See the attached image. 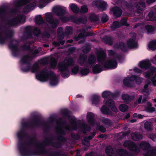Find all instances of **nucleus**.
Here are the masks:
<instances>
[{"label": "nucleus", "instance_id": "nucleus-1", "mask_svg": "<svg viewBox=\"0 0 156 156\" xmlns=\"http://www.w3.org/2000/svg\"><path fill=\"white\" fill-rule=\"evenodd\" d=\"M22 127V129L17 133V137L18 139V147L19 152L22 156H30L41 154L39 149L35 151H32L28 147L34 145L39 148L37 144L39 143L34 144V140L36 138L34 136H29L25 129L28 128H24Z\"/></svg>", "mask_w": 156, "mask_h": 156}, {"label": "nucleus", "instance_id": "nucleus-2", "mask_svg": "<svg viewBox=\"0 0 156 156\" xmlns=\"http://www.w3.org/2000/svg\"><path fill=\"white\" fill-rule=\"evenodd\" d=\"M57 139L59 142H53L50 137H46L42 142L39 143L37 144L39 147V152L41 154H48V151L45 149L46 146L51 145L56 148H61L62 145V143L66 141V138L62 136H57Z\"/></svg>", "mask_w": 156, "mask_h": 156}, {"label": "nucleus", "instance_id": "nucleus-3", "mask_svg": "<svg viewBox=\"0 0 156 156\" xmlns=\"http://www.w3.org/2000/svg\"><path fill=\"white\" fill-rule=\"evenodd\" d=\"M33 59L32 56L28 55H26L23 56L21 58L20 62L24 64L27 65L26 67H21V70L23 72H27L30 69L32 73H37L39 70V67L38 63L36 62L34 63L33 66L31 67L30 61Z\"/></svg>", "mask_w": 156, "mask_h": 156}, {"label": "nucleus", "instance_id": "nucleus-4", "mask_svg": "<svg viewBox=\"0 0 156 156\" xmlns=\"http://www.w3.org/2000/svg\"><path fill=\"white\" fill-rule=\"evenodd\" d=\"M13 35V32L11 31H9L4 37H2L0 34V44H5L8 39H10L11 41L9 45V48L12 50V54L13 56L16 57L19 55L20 50L18 48V44H13L14 41L17 42V41L12 39Z\"/></svg>", "mask_w": 156, "mask_h": 156}, {"label": "nucleus", "instance_id": "nucleus-5", "mask_svg": "<svg viewBox=\"0 0 156 156\" xmlns=\"http://www.w3.org/2000/svg\"><path fill=\"white\" fill-rule=\"evenodd\" d=\"M41 125H42L44 126V132L46 133H48L50 131V126L47 122H44L41 121L37 115H34L33 117V120L31 123L28 122H24L22 123L21 126L24 128H33L35 127Z\"/></svg>", "mask_w": 156, "mask_h": 156}, {"label": "nucleus", "instance_id": "nucleus-6", "mask_svg": "<svg viewBox=\"0 0 156 156\" xmlns=\"http://www.w3.org/2000/svg\"><path fill=\"white\" fill-rule=\"evenodd\" d=\"M36 78L40 80L48 79L50 78L51 79L50 84L53 86L56 85L58 82V79L54 72L53 71L49 72L46 68L42 70L39 74H36Z\"/></svg>", "mask_w": 156, "mask_h": 156}, {"label": "nucleus", "instance_id": "nucleus-7", "mask_svg": "<svg viewBox=\"0 0 156 156\" xmlns=\"http://www.w3.org/2000/svg\"><path fill=\"white\" fill-rule=\"evenodd\" d=\"M106 57V52L103 50L100 51L97 54V61L100 62L95 65L92 68V71L94 73H98L103 71L104 67V61Z\"/></svg>", "mask_w": 156, "mask_h": 156}, {"label": "nucleus", "instance_id": "nucleus-8", "mask_svg": "<svg viewBox=\"0 0 156 156\" xmlns=\"http://www.w3.org/2000/svg\"><path fill=\"white\" fill-rule=\"evenodd\" d=\"M140 148L146 152L144 154V156H156V149H151V147L147 142H142L139 145Z\"/></svg>", "mask_w": 156, "mask_h": 156}, {"label": "nucleus", "instance_id": "nucleus-9", "mask_svg": "<svg viewBox=\"0 0 156 156\" xmlns=\"http://www.w3.org/2000/svg\"><path fill=\"white\" fill-rule=\"evenodd\" d=\"M79 121L80 122L77 124V122L75 119H73L70 120L71 124L72 129L74 130H76L77 129L78 125L79 128L82 130L84 134L86 133L85 131L88 132L90 131L91 129L89 126L84 123H82L80 122V120H79Z\"/></svg>", "mask_w": 156, "mask_h": 156}, {"label": "nucleus", "instance_id": "nucleus-10", "mask_svg": "<svg viewBox=\"0 0 156 156\" xmlns=\"http://www.w3.org/2000/svg\"><path fill=\"white\" fill-rule=\"evenodd\" d=\"M26 16L24 15H18L16 17L7 21V24L9 27H11L17 26L20 23H24L25 22Z\"/></svg>", "mask_w": 156, "mask_h": 156}, {"label": "nucleus", "instance_id": "nucleus-11", "mask_svg": "<svg viewBox=\"0 0 156 156\" xmlns=\"http://www.w3.org/2000/svg\"><path fill=\"white\" fill-rule=\"evenodd\" d=\"M46 21L50 25L52 29H55L59 23V21L57 18H54L50 12H47L45 14Z\"/></svg>", "mask_w": 156, "mask_h": 156}, {"label": "nucleus", "instance_id": "nucleus-12", "mask_svg": "<svg viewBox=\"0 0 156 156\" xmlns=\"http://www.w3.org/2000/svg\"><path fill=\"white\" fill-rule=\"evenodd\" d=\"M123 145L125 147H128L129 150L135 153H138L140 150L136 144L133 142L126 140L125 141Z\"/></svg>", "mask_w": 156, "mask_h": 156}, {"label": "nucleus", "instance_id": "nucleus-13", "mask_svg": "<svg viewBox=\"0 0 156 156\" xmlns=\"http://www.w3.org/2000/svg\"><path fill=\"white\" fill-rule=\"evenodd\" d=\"M104 67L108 69H114L117 66V62L116 61L113 59L108 60L104 62Z\"/></svg>", "mask_w": 156, "mask_h": 156}, {"label": "nucleus", "instance_id": "nucleus-14", "mask_svg": "<svg viewBox=\"0 0 156 156\" xmlns=\"http://www.w3.org/2000/svg\"><path fill=\"white\" fill-rule=\"evenodd\" d=\"M136 37L129 38L127 41V45L128 48L133 49L137 48L138 46L137 43L136 41Z\"/></svg>", "mask_w": 156, "mask_h": 156}, {"label": "nucleus", "instance_id": "nucleus-15", "mask_svg": "<svg viewBox=\"0 0 156 156\" xmlns=\"http://www.w3.org/2000/svg\"><path fill=\"white\" fill-rule=\"evenodd\" d=\"M134 5L136 8V12L138 14L141 13L144 10L143 8L145 7V3L142 1L136 2L134 3Z\"/></svg>", "mask_w": 156, "mask_h": 156}, {"label": "nucleus", "instance_id": "nucleus-16", "mask_svg": "<svg viewBox=\"0 0 156 156\" xmlns=\"http://www.w3.org/2000/svg\"><path fill=\"white\" fill-rule=\"evenodd\" d=\"M95 5L99 9L102 11L106 9L107 3L103 1L96 0L95 1Z\"/></svg>", "mask_w": 156, "mask_h": 156}, {"label": "nucleus", "instance_id": "nucleus-17", "mask_svg": "<svg viewBox=\"0 0 156 156\" xmlns=\"http://www.w3.org/2000/svg\"><path fill=\"white\" fill-rule=\"evenodd\" d=\"M151 64L148 60H145L140 62L139 67L143 69L147 70L150 68Z\"/></svg>", "mask_w": 156, "mask_h": 156}, {"label": "nucleus", "instance_id": "nucleus-18", "mask_svg": "<svg viewBox=\"0 0 156 156\" xmlns=\"http://www.w3.org/2000/svg\"><path fill=\"white\" fill-rule=\"evenodd\" d=\"M52 11L57 16H62L65 13V10L61 6L55 7L53 8Z\"/></svg>", "mask_w": 156, "mask_h": 156}, {"label": "nucleus", "instance_id": "nucleus-19", "mask_svg": "<svg viewBox=\"0 0 156 156\" xmlns=\"http://www.w3.org/2000/svg\"><path fill=\"white\" fill-rule=\"evenodd\" d=\"M114 47L115 48L120 49L123 52H126L127 51V46L122 41H120L119 43L115 44Z\"/></svg>", "mask_w": 156, "mask_h": 156}, {"label": "nucleus", "instance_id": "nucleus-20", "mask_svg": "<svg viewBox=\"0 0 156 156\" xmlns=\"http://www.w3.org/2000/svg\"><path fill=\"white\" fill-rule=\"evenodd\" d=\"M110 11L112 12L113 16L117 17H119L121 15L122 11L121 9L119 7L115 6L113 7Z\"/></svg>", "mask_w": 156, "mask_h": 156}, {"label": "nucleus", "instance_id": "nucleus-21", "mask_svg": "<svg viewBox=\"0 0 156 156\" xmlns=\"http://www.w3.org/2000/svg\"><path fill=\"white\" fill-rule=\"evenodd\" d=\"M87 121L89 123L93 125L95 123V120L94 118V114L91 112H88L87 116Z\"/></svg>", "mask_w": 156, "mask_h": 156}, {"label": "nucleus", "instance_id": "nucleus-22", "mask_svg": "<svg viewBox=\"0 0 156 156\" xmlns=\"http://www.w3.org/2000/svg\"><path fill=\"white\" fill-rule=\"evenodd\" d=\"M72 19L73 21V22L76 24L79 23L85 24L87 22L86 19L83 17L77 18L74 16V17H72Z\"/></svg>", "mask_w": 156, "mask_h": 156}, {"label": "nucleus", "instance_id": "nucleus-23", "mask_svg": "<svg viewBox=\"0 0 156 156\" xmlns=\"http://www.w3.org/2000/svg\"><path fill=\"white\" fill-rule=\"evenodd\" d=\"M25 32L23 34L24 37H25L27 39L32 38L31 29L30 26H27L25 28Z\"/></svg>", "mask_w": 156, "mask_h": 156}, {"label": "nucleus", "instance_id": "nucleus-24", "mask_svg": "<svg viewBox=\"0 0 156 156\" xmlns=\"http://www.w3.org/2000/svg\"><path fill=\"white\" fill-rule=\"evenodd\" d=\"M103 114L112 116L114 113L105 105H103L101 109Z\"/></svg>", "mask_w": 156, "mask_h": 156}, {"label": "nucleus", "instance_id": "nucleus-25", "mask_svg": "<svg viewBox=\"0 0 156 156\" xmlns=\"http://www.w3.org/2000/svg\"><path fill=\"white\" fill-rule=\"evenodd\" d=\"M35 4L31 3L25 6L23 8L24 13H27L30 10L33 9L35 8Z\"/></svg>", "mask_w": 156, "mask_h": 156}, {"label": "nucleus", "instance_id": "nucleus-26", "mask_svg": "<svg viewBox=\"0 0 156 156\" xmlns=\"http://www.w3.org/2000/svg\"><path fill=\"white\" fill-rule=\"evenodd\" d=\"M31 0H16L15 3L16 6L18 7H20L29 3Z\"/></svg>", "mask_w": 156, "mask_h": 156}, {"label": "nucleus", "instance_id": "nucleus-27", "mask_svg": "<svg viewBox=\"0 0 156 156\" xmlns=\"http://www.w3.org/2000/svg\"><path fill=\"white\" fill-rule=\"evenodd\" d=\"M91 102L93 105L97 106L98 105L100 102V97L99 96L94 95L92 97Z\"/></svg>", "mask_w": 156, "mask_h": 156}, {"label": "nucleus", "instance_id": "nucleus-28", "mask_svg": "<svg viewBox=\"0 0 156 156\" xmlns=\"http://www.w3.org/2000/svg\"><path fill=\"white\" fill-rule=\"evenodd\" d=\"M132 139L135 141H138L143 138V136L139 133H133L131 134Z\"/></svg>", "mask_w": 156, "mask_h": 156}, {"label": "nucleus", "instance_id": "nucleus-29", "mask_svg": "<svg viewBox=\"0 0 156 156\" xmlns=\"http://www.w3.org/2000/svg\"><path fill=\"white\" fill-rule=\"evenodd\" d=\"M130 80L131 82H135L137 84H140L142 81V80L140 77L134 75H133L130 76Z\"/></svg>", "mask_w": 156, "mask_h": 156}, {"label": "nucleus", "instance_id": "nucleus-30", "mask_svg": "<svg viewBox=\"0 0 156 156\" xmlns=\"http://www.w3.org/2000/svg\"><path fill=\"white\" fill-rule=\"evenodd\" d=\"M68 66H67L65 62H62L59 64L58 65V69L61 72H65L68 70Z\"/></svg>", "mask_w": 156, "mask_h": 156}, {"label": "nucleus", "instance_id": "nucleus-31", "mask_svg": "<svg viewBox=\"0 0 156 156\" xmlns=\"http://www.w3.org/2000/svg\"><path fill=\"white\" fill-rule=\"evenodd\" d=\"M102 40L105 43L108 44L109 45H112L113 44L112 38L109 36H106L104 37Z\"/></svg>", "mask_w": 156, "mask_h": 156}, {"label": "nucleus", "instance_id": "nucleus-32", "mask_svg": "<svg viewBox=\"0 0 156 156\" xmlns=\"http://www.w3.org/2000/svg\"><path fill=\"white\" fill-rule=\"evenodd\" d=\"M47 156H66V155L61 151H52Z\"/></svg>", "mask_w": 156, "mask_h": 156}, {"label": "nucleus", "instance_id": "nucleus-33", "mask_svg": "<svg viewBox=\"0 0 156 156\" xmlns=\"http://www.w3.org/2000/svg\"><path fill=\"white\" fill-rule=\"evenodd\" d=\"M154 13L153 11H151L148 14L147 18V20L150 21H156V16L154 15Z\"/></svg>", "mask_w": 156, "mask_h": 156}, {"label": "nucleus", "instance_id": "nucleus-34", "mask_svg": "<svg viewBox=\"0 0 156 156\" xmlns=\"http://www.w3.org/2000/svg\"><path fill=\"white\" fill-rule=\"evenodd\" d=\"M87 56L85 55H80L79 57V64L82 66L85 63L87 60Z\"/></svg>", "mask_w": 156, "mask_h": 156}, {"label": "nucleus", "instance_id": "nucleus-35", "mask_svg": "<svg viewBox=\"0 0 156 156\" xmlns=\"http://www.w3.org/2000/svg\"><path fill=\"white\" fill-rule=\"evenodd\" d=\"M105 152L107 155V156H113V154H114L113 149L110 146H108L106 147Z\"/></svg>", "mask_w": 156, "mask_h": 156}, {"label": "nucleus", "instance_id": "nucleus-36", "mask_svg": "<svg viewBox=\"0 0 156 156\" xmlns=\"http://www.w3.org/2000/svg\"><path fill=\"white\" fill-rule=\"evenodd\" d=\"M35 22L36 24L39 25L44 23V20L41 15H38L35 16Z\"/></svg>", "mask_w": 156, "mask_h": 156}, {"label": "nucleus", "instance_id": "nucleus-37", "mask_svg": "<svg viewBox=\"0 0 156 156\" xmlns=\"http://www.w3.org/2000/svg\"><path fill=\"white\" fill-rule=\"evenodd\" d=\"M148 47L150 50L152 51L156 50V40L150 41L148 44Z\"/></svg>", "mask_w": 156, "mask_h": 156}, {"label": "nucleus", "instance_id": "nucleus-38", "mask_svg": "<svg viewBox=\"0 0 156 156\" xmlns=\"http://www.w3.org/2000/svg\"><path fill=\"white\" fill-rule=\"evenodd\" d=\"M121 25L119 22L118 21H115L113 22L111 26V29L114 30L116 29L121 27Z\"/></svg>", "mask_w": 156, "mask_h": 156}, {"label": "nucleus", "instance_id": "nucleus-39", "mask_svg": "<svg viewBox=\"0 0 156 156\" xmlns=\"http://www.w3.org/2000/svg\"><path fill=\"white\" fill-rule=\"evenodd\" d=\"M152 123L147 121L144 124V127L146 130L148 131H151L152 130Z\"/></svg>", "mask_w": 156, "mask_h": 156}, {"label": "nucleus", "instance_id": "nucleus-40", "mask_svg": "<svg viewBox=\"0 0 156 156\" xmlns=\"http://www.w3.org/2000/svg\"><path fill=\"white\" fill-rule=\"evenodd\" d=\"M82 32V33H80L79 34L78 36L79 37H80V36L82 35L85 36L86 37V36H92L94 35V33L92 31L88 33L86 32L85 29L83 30Z\"/></svg>", "mask_w": 156, "mask_h": 156}, {"label": "nucleus", "instance_id": "nucleus-41", "mask_svg": "<svg viewBox=\"0 0 156 156\" xmlns=\"http://www.w3.org/2000/svg\"><path fill=\"white\" fill-rule=\"evenodd\" d=\"M72 27L71 26H67L65 29L64 34L66 35H69L72 34L73 32Z\"/></svg>", "mask_w": 156, "mask_h": 156}, {"label": "nucleus", "instance_id": "nucleus-42", "mask_svg": "<svg viewBox=\"0 0 156 156\" xmlns=\"http://www.w3.org/2000/svg\"><path fill=\"white\" fill-rule=\"evenodd\" d=\"M96 61V58L94 55H90L88 59L87 62L89 65H93L95 63Z\"/></svg>", "mask_w": 156, "mask_h": 156}, {"label": "nucleus", "instance_id": "nucleus-43", "mask_svg": "<svg viewBox=\"0 0 156 156\" xmlns=\"http://www.w3.org/2000/svg\"><path fill=\"white\" fill-rule=\"evenodd\" d=\"M74 17V16H62L60 19L64 23H66L69 21L73 22V21L72 19V17Z\"/></svg>", "mask_w": 156, "mask_h": 156}, {"label": "nucleus", "instance_id": "nucleus-44", "mask_svg": "<svg viewBox=\"0 0 156 156\" xmlns=\"http://www.w3.org/2000/svg\"><path fill=\"white\" fill-rule=\"evenodd\" d=\"M130 81H131L130 80V77L129 78H126L123 80V84L127 87H132V84Z\"/></svg>", "mask_w": 156, "mask_h": 156}, {"label": "nucleus", "instance_id": "nucleus-45", "mask_svg": "<svg viewBox=\"0 0 156 156\" xmlns=\"http://www.w3.org/2000/svg\"><path fill=\"white\" fill-rule=\"evenodd\" d=\"M102 122L108 127L111 126L113 124V123L111 120L106 118H105L103 120Z\"/></svg>", "mask_w": 156, "mask_h": 156}, {"label": "nucleus", "instance_id": "nucleus-46", "mask_svg": "<svg viewBox=\"0 0 156 156\" xmlns=\"http://www.w3.org/2000/svg\"><path fill=\"white\" fill-rule=\"evenodd\" d=\"M70 7L71 10L74 13H78L79 11V9L77 6L75 4H72L70 5Z\"/></svg>", "mask_w": 156, "mask_h": 156}, {"label": "nucleus", "instance_id": "nucleus-47", "mask_svg": "<svg viewBox=\"0 0 156 156\" xmlns=\"http://www.w3.org/2000/svg\"><path fill=\"white\" fill-rule=\"evenodd\" d=\"M66 61V62L65 63L66 64V65L68 67L72 66L74 65V61L72 58L69 57L68 58Z\"/></svg>", "mask_w": 156, "mask_h": 156}, {"label": "nucleus", "instance_id": "nucleus-48", "mask_svg": "<svg viewBox=\"0 0 156 156\" xmlns=\"http://www.w3.org/2000/svg\"><path fill=\"white\" fill-rule=\"evenodd\" d=\"M145 28L147 32L149 33L153 32L155 30V28L154 26L149 25H147L145 26Z\"/></svg>", "mask_w": 156, "mask_h": 156}, {"label": "nucleus", "instance_id": "nucleus-49", "mask_svg": "<svg viewBox=\"0 0 156 156\" xmlns=\"http://www.w3.org/2000/svg\"><path fill=\"white\" fill-rule=\"evenodd\" d=\"M122 99L126 103L128 102L130 100L129 96L127 94H123L122 96Z\"/></svg>", "mask_w": 156, "mask_h": 156}, {"label": "nucleus", "instance_id": "nucleus-50", "mask_svg": "<svg viewBox=\"0 0 156 156\" xmlns=\"http://www.w3.org/2000/svg\"><path fill=\"white\" fill-rule=\"evenodd\" d=\"M128 108V107L127 105L125 104H121L119 105V108L120 110L122 112H126Z\"/></svg>", "mask_w": 156, "mask_h": 156}, {"label": "nucleus", "instance_id": "nucleus-51", "mask_svg": "<svg viewBox=\"0 0 156 156\" xmlns=\"http://www.w3.org/2000/svg\"><path fill=\"white\" fill-rule=\"evenodd\" d=\"M90 19L93 22H96L98 21L99 20L98 16L94 13L91 15L90 17Z\"/></svg>", "mask_w": 156, "mask_h": 156}, {"label": "nucleus", "instance_id": "nucleus-52", "mask_svg": "<svg viewBox=\"0 0 156 156\" xmlns=\"http://www.w3.org/2000/svg\"><path fill=\"white\" fill-rule=\"evenodd\" d=\"M90 72L89 69L88 68H82L80 71V73L82 76L87 75Z\"/></svg>", "mask_w": 156, "mask_h": 156}, {"label": "nucleus", "instance_id": "nucleus-53", "mask_svg": "<svg viewBox=\"0 0 156 156\" xmlns=\"http://www.w3.org/2000/svg\"><path fill=\"white\" fill-rule=\"evenodd\" d=\"M119 23L121 25V27L123 26L128 27L129 26V24L127 23L126 20L125 18H123L122 19Z\"/></svg>", "mask_w": 156, "mask_h": 156}, {"label": "nucleus", "instance_id": "nucleus-54", "mask_svg": "<svg viewBox=\"0 0 156 156\" xmlns=\"http://www.w3.org/2000/svg\"><path fill=\"white\" fill-rule=\"evenodd\" d=\"M110 92L108 91H105L103 92L101 94L103 98H110Z\"/></svg>", "mask_w": 156, "mask_h": 156}, {"label": "nucleus", "instance_id": "nucleus-55", "mask_svg": "<svg viewBox=\"0 0 156 156\" xmlns=\"http://www.w3.org/2000/svg\"><path fill=\"white\" fill-rule=\"evenodd\" d=\"M105 104L107 105L109 108H111L115 105V103L111 99H109L107 100Z\"/></svg>", "mask_w": 156, "mask_h": 156}, {"label": "nucleus", "instance_id": "nucleus-56", "mask_svg": "<svg viewBox=\"0 0 156 156\" xmlns=\"http://www.w3.org/2000/svg\"><path fill=\"white\" fill-rule=\"evenodd\" d=\"M117 152L119 155L121 156H123L127 153L126 150L122 149L118 150Z\"/></svg>", "mask_w": 156, "mask_h": 156}, {"label": "nucleus", "instance_id": "nucleus-57", "mask_svg": "<svg viewBox=\"0 0 156 156\" xmlns=\"http://www.w3.org/2000/svg\"><path fill=\"white\" fill-rule=\"evenodd\" d=\"M153 75V73L150 72L149 70L144 73V77L148 79H150Z\"/></svg>", "mask_w": 156, "mask_h": 156}, {"label": "nucleus", "instance_id": "nucleus-58", "mask_svg": "<svg viewBox=\"0 0 156 156\" xmlns=\"http://www.w3.org/2000/svg\"><path fill=\"white\" fill-rule=\"evenodd\" d=\"M110 98H112L113 99L119 96L120 94V92L119 91H117L115 93H112L110 92Z\"/></svg>", "mask_w": 156, "mask_h": 156}, {"label": "nucleus", "instance_id": "nucleus-59", "mask_svg": "<svg viewBox=\"0 0 156 156\" xmlns=\"http://www.w3.org/2000/svg\"><path fill=\"white\" fill-rule=\"evenodd\" d=\"M34 34L35 36L38 37L41 34V31L38 28L36 27L34 29Z\"/></svg>", "mask_w": 156, "mask_h": 156}, {"label": "nucleus", "instance_id": "nucleus-60", "mask_svg": "<svg viewBox=\"0 0 156 156\" xmlns=\"http://www.w3.org/2000/svg\"><path fill=\"white\" fill-rule=\"evenodd\" d=\"M108 20V16L106 14L102 15L101 18V20L103 23H105Z\"/></svg>", "mask_w": 156, "mask_h": 156}, {"label": "nucleus", "instance_id": "nucleus-61", "mask_svg": "<svg viewBox=\"0 0 156 156\" xmlns=\"http://www.w3.org/2000/svg\"><path fill=\"white\" fill-rule=\"evenodd\" d=\"M91 50V48L89 46L87 45L84 47L83 49V52L85 54L88 53Z\"/></svg>", "mask_w": 156, "mask_h": 156}, {"label": "nucleus", "instance_id": "nucleus-62", "mask_svg": "<svg viewBox=\"0 0 156 156\" xmlns=\"http://www.w3.org/2000/svg\"><path fill=\"white\" fill-rule=\"evenodd\" d=\"M96 135V132H94L92 133L91 135L87 137H85L84 138V140L85 141H87L86 140H90L92 139V138L95 136Z\"/></svg>", "mask_w": 156, "mask_h": 156}, {"label": "nucleus", "instance_id": "nucleus-63", "mask_svg": "<svg viewBox=\"0 0 156 156\" xmlns=\"http://www.w3.org/2000/svg\"><path fill=\"white\" fill-rule=\"evenodd\" d=\"M88 11V9L87 6L83 5L82 6L81 8V12L84 13L87 12Z\"/></svg>", "mask_w": 156, "mask_h": 156}, {"label": "nucleus", "instance_id": "nucleus-64", "mask_svg": "<svg viewBox=\"0 0 156 156\" xmlns=\"http://www.w3.org/2000/svg\"><path fill=\"white\" fill-rule=\"evenodd\" d=\"M79 70V67L78 66L74 67L71 70V72L74 75L76 74Z\"/></svg>", "mask_w": 156, "mask_h": 156}]
</instances>
